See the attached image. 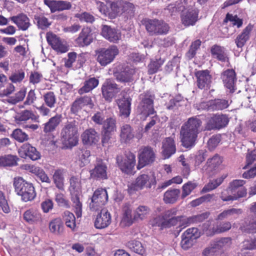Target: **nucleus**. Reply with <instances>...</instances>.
I'll return each mask as SVG.
<instances>
[{
	"label": "nucleus",
	"mask_w": 256,
	"mask_h": 256,
	"mask_svg": "<svg viewBox=\"0 0 256 256\" xmlns=\"http://www.w3.org/2000/svg\"><path fill=\"white\" fill-rule=\"evenodd\" d=\"M178 210L172 208L164 211L162 214L150 220L152 226H157L160 230L170 228L176 226L179 223V226L182 228L188 226L192 224L191 216L186 217L184 216H176Z\"/></svg>",
	"instance_id": "obj_1"
},
{
	"label": "nucleus",
	"mask_w": 256,
	"mask_h": 256,
	"mask_svg": "<svg viewBox=\"0 0 256 256\" xmlns=\"http://www.w3.org/2000/svg\"><path fill=\"white\" fill-rule=\"evenodd\" d=\"M202 122L199 116H194L188 119L181 126L180 138L182 145L190 149L196 143L198 134L202 131Z\"/></svg>",
	"instance_id": "obj_2"
},
{
	"label": "nucleus",
	"mask_w": 256,
	"mask_h": 256,
	"mask_svg": "<svg viewBox=\"0 0 256 256\" xmlns=\"http://www.w3.org/2000/svg\"><path fill=\"white\" fill-rule=\"evenodd\" d=\"M100 12L110 19L115 18L122 13L126 12L128 8L132 10L134 5L130 2L117 1L107 2L106 4L99 2L97 3Z\"/></svg>",
	"instance_id": "obj_3"
},
{
	"label": "nucleus",
	"mask_w": 256,
	"mask_h": 256,
	"mask_svg": "<svg viewBox=\"0 0 256 256\" xmlns=\"http://www.w3.org/2000/svg\"><path fill=\"white\" fill-rule=\"evenodd\" d=\"M13 186L16 194L21 196L24 202L32 201L34 199L36 194L32 183L28 182L21 176L14 178Z\"/></svg>",
	"instance_id": "obj_4"
},
{
	"label": "nucleus",
	"mask_w": 256,
	"mask_h": 256,
	"mask_svg": "<svg viewBox=\"0 0 256 256\" xmlns=\"http://www.w3.org/2000/svg\"><path fill=\"white\" fill-rule=\"evenodd\" d=\"M60 138L62 144L66 148H71L78 144V131L74 122L66 124L61 130Z\"/></svg>",
	"instance_id": "obj_5"
},
{
	"label": "nucleus",
	"mask_w": 256,
	"mask_h": 256,
	"mask_svg": "<svg viewBox=\"0 0 256 256\" xmlns=\"http://www.w3.org/2000/svg\"><path fill=\"white\" fill-rule=\"evenodd\" d=\"M143 24L151 36L165 35L170 30L169 25L162 20L147 19L144 20Z\"/></svg>",
	"instance_id": "obj_6"
},
{
	"label": "nucleus",
	"mask_w": 256,
	"mask_h": 256,
	"mask_svg": "<svg viewBox=\"0 0 256 256\" xmlns=\"http://www.w3.org/2000/svg\"><path fill=\"white\" fill-rule=\"evenodd\" d=\"M118 54V48L115 45L100 48L96 52V60L101 66H105L112 62Z\"/></svg>",
	"instance_id": "obj_7"
},
{
	"label": "nucleus",
	"mask_w": 256,
	"mask_h": 256,
	"mask_svg": "<svg viewBox=\"0 0 256 256\" xmlns=\"http://www.w3.org/2000/svg\"><path fill=\"white\" fill-rule=\"evenodd\" d=\"M140 102L138 106V110L140 114L148 117L156 113L154 108V100L155 96L149 91H146L140 95Z\"/></svg>",
	"instance_id": "obj_8"
},
{
	"label": "nucleus",
	"mask_w": 256,
	"mask_h": 256,
	"mask_svg": "<svg viewBox=\"0 0 256 256\" xmlns=\"http://www.w3.org/2000/svg\"><path fill=\"white\" fill-rule=\"evenodd\" d=\"M138 163L136 166L140 170L144 167L150 165L156 160V154L154 148L150 146H142L138 152Z\"/></svg>",
	"instance_id": "obj_9"
},
{
	"label": "nucleus",
	"mask_w": 256,
	"mask_h": 256,
	"mask_svg": "<svg viewBox=\"0 0 256 256\" xmlns=\"http://www.w3.org/2000/svg\"><path fill=\"white\" fill-rule=\"evenodd\" d=\"M136 156L131 152H126L124 157L117 156L116 162L120 169L126 174H132L136 166Z\"/></svg>",
	"instance_id": "obj_10"
},
{
	"label": "nucleus",
	"mask_w": 256,
	"mask_h": 256,
	"mask_svg": "<svg viewBox=\"0 0 256 256\" xmlns=\"http://www.w3.org/2000/svg\"><path fill=\"white\" fill-rule=\"evenodd\" d=\"M229 122L230 118L226 114H214L208 120L205 128L208 130H220L226 128Z\"/></svg>",
	"instance_id": "obj_11"
},
{
	"label": "nucleus",
	"mask_w": 256,
	"mask_h": 256,
	"mask_svg": "<svg viewBox=\"0 0 256 256\" xmlns=\"http://www.w3.org/2000/svg\"><path fill=\"white\" fill-rule=\"evenodd\" d=\"M108 200V194L106 189L98 188L96 190L92 198L90 208L92 211H97L102 208Z\"/></svg>",
	"instance_id": "obj_12"
},
{
	"label": "nucleus",
	"mask_w": 256,
	"mask_h": 256,
	"mask_svg": "<svg viewBox=\"0 0 256 256\" xmlns=\"http://www.w3.org/2000/svg\"><path fill=\"white\" fill-rule=\"evenodd\" d=\"M90 178L95 180H104L108 179V166L102 159L96 160L94 168L90 170Z\"/></svg>",
	"instance_id": "obj_13"
},
{
	"label": "nucleus",
	"mask_w": 256,
	"mask_h": 256,
	"mask_svg": "<svg viewBox=\"0 0 256 256\" xmlns=\"http://www.w3.org/2000/svg\"><path fill=\"white\" fill-rule=\"evenodd\" d=\"M116 131V119L110 117L107 118L102 124V143L103 146L109 143L112 134Z\"/></svg>",
	"instance_id": "obj_14"
},
{
	"label": "nucleus",
	"mask_w": 256,
	"mask_h": 256,
	"mask_svg": "<svg viewBox=\"0 0 256 256\" xmlns=\"http://www.w3.org/2000/svg\"><path fill=\"white\" fill-rule=\"evenodd\" d=\"M194 76L196 86L198 88L206 90L210 88L212 77L209 70H196Z\"/></svg>",
	"instance_id": "obj_15"
},
{
	"label": "nucleus",
	"mask_w": 256,
	"mask_h": 256,
	"mask_svg": "<svg viewBox=\"0 0 256 256\" xmlns=\"http://www.w3.org/2000/svg\"><path fill=\"white\" fill-rule=\"evenodd\" d=\"M46 38L48 44L56 52L64 53L68 51V46L66 41L52 32H47Z\"/></svg>",
	"instance_id": "obj_16"
},
{
	"label": "nucleus",
	"mask_w": 256,
	"mask_h": 256,
	"mask_svg": "<svg viewBox=\"0 0 256 256\" xmlns=\"http://www.w3.org/2000/svg\"><path fill=\"white\" fill-rule=\"evenodd\" d=\"M232 244L230 238H223L217 241L213 246L206 248L202 252V256H220L224 253L218 250L224 246H228Z\"/></svg>",
	"instance_id": "obj_17"
},
{
	"label": "nucleus",
	"mask_w": 256,
	"mask_h": 256,
	"mask_svg": "<svg viewBox=\"0 0 256 256\" xmlns=\"http://www.w3.org/2000/svg\"><path fill=\"white\" fill-rule=\"evenodd\" d=\"M200 236V232L198 228H192L186 230L182 236L181 246L184 250H188L192 247L194 241Z\"/></svg>",
	"instance_id": "obj_18"
},
{
	"label": "nucleus",
	"mask_w": 256,
	"mask_h": 256,
	"mask_svg": "<svg viewBox=\"0 0 256 256\" xmlns=\"http://www.w3.org/2000/svg\"><path fill=\"white\" fill-rule=\"evenodd\" d=\"M102 94L106 101L111 102L120 92L118 85L110 80H106L102 86Z\"/></svg>",
	"instance_id": "obj_19"
},
{
	"label": "nucleus",
	"mask_w": 256,
	"mask_h": 256,
	"mask_svg": "<svg viewBox=\"0 0 256 256\" xmlns=\"http://www.w3.org/2000/svg\"><path fill=\"white\" fill-rule=\"evenodd\" d=\"M234 69H227L222 72L220 75L224 84L226 88L230 90V93H234L236 88L234 85L236 81V76Z\"/></svg>",
	"instance_id": "obj_20"
},
{
	"label": "nucleus",
	"mask_w": 256,
	"mask_h": 256,
	"mask_svg": "<svg viewBox=\"0 0 256 256\" xmlns=\"http://www.w3.org/2000/svg\"><path fill=\"white\" fill-rule=\"evenodd\" d=\"M18 153L21 158H29L33 161L37 160L41 158L40 153L29 143L23 144L20 148Z\"/></svg>",
	"instance_id": "obj_21"
},
{
	"label": "nucleus",
	"mask_w": 256,
	"mask_h": 256,
	"mask_svg": "<svg viewBox=\"0 0 256 256\" xmlns=\"http://www.w3.org/2000/svg\"><path fill=\"white\" fill-rule=\"evenodd\" d=\"M101 35L110 42L117 43L121 39V32L118 29L108 25H102Z\"/></svg>",
	"instance_id": "obj_22"
},
{
	"label": "nucleus",
	"mask_w": 256,
	"mask_h": 256,
	"mask_svg": "<svg viewBox=\"0 0 256 256\" xmlns=\"http://www.w3.org/2000/svg\"><path fill=\"white\" fill-rule=\"evenodd\" d=\"M156 184V177L154 176L145 174H140L136 178L134 186L140 190L144 188H150Z\"/></svg>",
	"instance_id": "obj_23"
},
{
	"label": "nucleus",
	"mask_w": 256,
	"mask_h": 256,
	"mask_svg": "<svg viewBox=\"0 0 256 256\" xmlns=\"http://www.w3.org/2000/svg\"><path fill=\"white\" fill-rule=\"evenodd\" d=\"M92 41V30L90 28L86 26L82 28L74 42L77 46L84 47L90 45Z\"/></svg>",
	"instance_id": "obj_24"
},
{
	"label": "nucleus",
	"mask_w": 256,
	"mask_h": 256,
	"mask_svg": "<svg viewBox=\"0 0 256 256\" xmlns=\"http://www.w3.org/2000/svg\"><path fill=\"white\" fill-rule=\"evenodd\" d=\"M111 222L112 217L110 212L106 209H102L96 216L94 225L97 229H103L107 228Z\"/></svg>",
	"instance_id": "obj_25"
},
{
	"label": "nucleus",
	"mask_w": 256,
	"mask_h": 256,
	"mask_svg": "<svg viewBox=\"0 0 256 256\" xmlns=\"http://www.w3.org/2000/svg\"><path fill=\"white\" fill-rule=\"evenodd\" d=\"M62 116L56 114L51 117L43 124V132L46 134H50L56 131L62 122Z\"/></svg>",
	"instance_id": "obj_26"
},
{
	"label": "nucleus",
	"mask_w": 256,
	"mask_h": 256,
	"mask_svg": "<svg viewBox=\"0 0 256 256\" xmlns=\"http://www.w3.org/2000/svg\"><path fill=\"white\" fill-rule=\"evenodd\" d=\"M162 154L164 159L169 158L176 152V146L174 139L172 137L166 138L162 142Z\"/></svg>",
	"instance_id": "obj_27"
},
{
	"label": "nucleus",
	"mask_w": 256,
	"mask_h": 256,
	"mask_svg": "<svg viewBox=\"0 0 256 256\" xmlns=\"http://www.w3.org/2000/svg\"><path fill=\"white\" fill-rule=\"evenodd\" d=\"M24 220L30 224H34L42 222L41 214L38 210L30 208L27 210L23 214Z\"/></svg>",
	"instance_id": "obj_28"
},
{
	"label": "nucleus",
	"mask_w": 256,
	"mask_h": 256,
	"mask_svg": "<svg viewBox=\"0 0 256 256\" xmlns=\"http://www.w3.org/2000/svg\"><path fill=\"white\" fill-rule=\"evenodd\" d=\"M81 138L84 144L91 146L98 142L99 134L94 128H90L82 132Z\"/></svg>",
	"instance_id": "obj_29"
},
{
	"label": "nucleus",
	"mask_w": 256,
	"mask_h": 256,
	"mask_svg": "<svg viewBox=\"0 0 256 256\" xmlns=\"http://www.w3.org/2000/svg\"><path fill=\"white\" fill-rule=\"evenodd\" d=\"M253 29V26L249 24L242 32L238 35L234 42L238 48H242L250 40V33Z\"/></svg>",
	"instance_id": "obj_30"
},
{
	"label": "nucleus",
	"mask_w": 256,
	"mask_h": 256,
	"mask_svg": "<svg viewBox=\"0 0 256 256\" xmlns=\"http://www.w3.org/2000/svg\"><path fill=\"white\" fill-rule=\"evenodd\" d=\"M98 84L99 80L98 78L90 76L84 80L83 86L78 90V94L82 95L90 92L96 88Z\"/></svg>",
	"instance_id": "obj_31"
},
{
	"label": "nucleus",
	"mask_w": 256,
	"mask_h": 256,
	"mask_svg": "<svg viewBox=\"0 0 256 256\" xmlns=\"http://www.w3.org/2000/svg\"><path fill=\"white\" fill-rule=\"evenodd\" d=\"M15 121L19 124L30 120L34 122H39L40 116L36 115L32 110H25L18 113L14 117Z\"/></svg>",
	"instance_id": "obj_32"
},
{
	"label": "nucleus",
	"mask_w": 256,
	"mask_h": 256,
	"mask_svg": "<svg viewBox=\"0 0 256 256\" xmlns=\"http://www.w3.org/2000/svg\"><path fill=\"white\" fill-rule=\"evenodd\" d=\"M212 56L222 62H228L229 58L224 46L218 44H214L210 48Z\"/></svg>",
	"instance_id": "obj_33"
},
{
	"label": "nucleus",
	"mask_w": 256,
	"mask_h": 256,
	"mask_svg": "<svg viewBox=\"0 0 256 256\" xmlns=\"http://www.w3.org/2000/svg\"><path fill=\"white\" fill-rule=\"evenodd\" d=\"M198 13L196 10H188L182 15V22L186 26H194L198 20Z\"/></svg>",
	"instance_id": "obj_34"
},
{
	"label": "nucleus",
	"mask_w": 256,
	"mask_h": 256,
	"mask_svg": "<svg viewBox=\"0 0 256 256\" xmlns=\"http://www.w3.org/2000/svg\"><path fill=\"white\" fill-rule=\"evenodd\" d=\"M10 19L22 30H27L30 26V20L25 14H20L10 17Z\"/></svg>",
	"instance_id": "obj_35"
},
{
	"label": "nucleus",
	"mask_w": 256,
	"mask_h": 256,
	"mask_svg": "<svg viewBox=\"0 0 256 256\" xmlns=\"http://www.w3.org/2000/svg\"><path fill=\"white\" fill-rule=\"evenodd\" d=\"M131 102L132 98L130 97L127 98L124 97L118 100L117 104L121 116L125 118L129 116L130 113Z\"/></svg>",
	"instance_id": "obj_36"
},
{
	"label": "nucleus",
	"mask_w": 256,
	"mask_h": 256,
	"mask_svg": "<svg viewBox=\"0 0 256 256\" xmlns=\"http://www.w3.org/2000/svg\"><path fill=\"white\" fill-rule=\"evenodd\" d=\"M71 201L74 208V212L78 218L82 216V193L71 194Z\"/></svg>",
	"instance_id": "obj_37"
},
{
	"label": "nucleus",
	"mask_w": 256,
	"mask_h": 256,
	"mask_svg": "<svg viewBox=\"0 0 256 256\" xmlns=\"http://www.w3.org/2000/svg\"><path fill=\"white\" fill-rule=\"evenodd\" d=\"M77 161L80 167L82 168L88 164L90 162V152L85 148H78L76 151Z\"/></svg>",
	"instance_id": "obj_38"
},
{
	"label": "nucleus",
	"mask_w": 256,
	"mask_h": 256,
	"mask_svg": "<svg viewBox=\"0 0 256 256\" xmlns=\"http://www.w3.org/2000/svg\"><path fill=\"white\" fill-rule=\"evenodd\" d=\"M180 190L177 188H170L164 194L163 201L166 204L176 203L178 199Z\"/></svg>",
	"instance_id": "obj_39"
},
{
	"label": "nucleus",
	"mask_w": 256,
	"mask_h": 256,
	"mask_svg": "<svg viewBox=\"0 0 256 256\" xmlns=\"http://www.w3.org/2000/svg\"><path fill=\"white\" fill-rule=\"evenodd\" d=\"M240 229L244 232L256 233V216L249 217L242 223Z\"/></svg>",
	"instance_id": "obj_40"
},
{
	"label": "nucleus",
	"mask_w": 256,
	"mask_h": 256,
	"mask_svg": "<svg viewBox=\"0 0 256 256\" xmlns=\"http://www.w3.org/2000/svg\"><path fill=\"white\" fill-rule=\"evenodd\" d=\"M120 140L124 142H128L134 137V134L132 126L128 124H124L120 127Z\"/></svg>",
	"instance_id": "obj_41"
},
{
	"label": "nucleus",
	"mask_w": 256,
	"mask_h": 256,
	"mask_svg": "<svg viewBox=\"0 0 256 256\" xmlns=\"http://www.w3.org/2000/svg\"><path fill=\"white\" fill-rule=\"evenodd\" d=\"M126 246L130 251L139 255H146V250L142 242L138 240H130L126 244Z\"/></svg>",
	"instance_id": "obj_42"
},
{
	"label": "nucleus",
	"mask_w": 256,
	"mask_h": 256,
	"mask_svg": "<svg viewBox=\"0 0 256 256\" xmlns=\"http://www.w3.org/2000/svg\"><path fill=\"white\" fill-rule=\"evenodd\" d=\"M165 62L164 58H162L151 59L148 66V73L152 75L161 70V67Z\"/></svg>",
	"instance_id": "obj_43"
},
{
	"label": "nucleus",
	"mask_w": 256,
	"mask_h": 256,
	"mask_svg": "<svg viewBox=\"0 0 256 256\" xmlns=\"http://www.w3.org/2000/svg\"><path fill=\"white\" fill-rule=\"evenodd\" d=\"M49 229L55 234H62L64 232V226L61 218H57L52 220L49 223Z\"/></svg>",
	"instance_id": "obj_44"
},
{
	"label": "nucleus",
	"mask_w": 256,
	"mask_h": 256,
	"mask_svg": "<svg viewBox=\"0 0 256 256\" xmlns=\"http://www.w3.org/2000/svg\"><path fill=\"white\" fill-rule=\"evenodd\" d=\"M65 170L63 168H58L54 170L52 176V180L56 186L60 190L64 188V174Z\"/></svg>",
	"instance_id": "obj_45"
},
{
	"label": "nucleus",
	"mask_w": 256,
	"mask_h": 256,
	"mask_svg": "<svg viewBox=\"0 0 256 256\" xmlns=\"http://www.w3.org/2000/svg\"><path fill=\"white\" fill-rule=\"evenodd\" d=\"M186 4V0H178L174 4H171L168 6L166 10L172 16L176 15L177 13L182 12Z\"/></svg>",
	"instance_id": "obj_46"
},
{
	"label": "nucleus",
	"mask_w": 256,
	"mask_h": 256,
	"mask_svg": "<svg viewBox=\"0 0 256 256\" xmlns=\"http://www.w3.org/2000/svg\"><path fill=\"white\" fill-rule=\"evenodd\" d=\"M222 162V158L218 154H215L212 158H208L206 162V170L210 173L217 168Z\"/></svg>",
	"instance_id": "obj_47"
},
{
	"label": "nucleus",
	"mask_w": 256,
	"mask_h": 256,
	"mask_svg": "<svg viewBox=\"0 0 256 256\" xmlns=\"http://www.w3.org/2000/svg\"><path fill=\"white\" fill-rule=\"evenodd\" d=\"M212 106V112L222 110L227 108L230 103L228 100L222 98H215L211 100Z\"/></svg>",
	"instance_id": "obj_48"
},
{
	"label": "nucleus",
	"mask_w": 256,
	"mask_h": 256,
	"mask_svg": "<svg viewBox=\"0 0 256 256\" xmlns=\"http://www.w3.org/2000/svg\"><path fill=\"white\" fill-rule=\"evenodd\" d=\"M226 177V176L224 175L220 178L210 180L204 186L202 189V192H206L216 189L222 183Z\"/></svg>",
	"instance_id": "obj_49"
},
{
	"label": "nucleus",
	"mask_w": 256,
	"mask_h": 256,
	"mask_svg": "<svg viewBox=\"0 0 256 256\" xmlns=\"http://www.w3.org/2000/svg\"><path fill=\"white\" fill-rule=\"evenodd\" d=\"M122 220L127 225H132L135 220H134V215L133 217L132 214V210L130 206L128 204H125L122 208Z\"/></svg>",
	"instance_id": "obj_50"
},
{
	"label": "nucleus",
	"mask_w": 256,
	"mask_h": 256,
	"mask_svg": "<svg viewBox=\"0 0 256 256\" xmlns=\"http://www.w3.org/2000/svg\"><path fill=\"white\" fill-rule=\"evenodd\" d=\"M34 21L38 27L42 30L47 28L51 24V22H49L48 18L43 14L34 15Z\"/></svg>",
	"instance_id": "obj_51"
},
{
	"label": "nucleus",
	"mask_w": 256,
	"mask_h": 256,
	"mask_svg": "<svg viewBox=\"0 0 256 256\" xmlns=\"http://www.w3.org/2000/svg\"><path fill=\"white\" fill-rule=\"evenodd\" d=\"M70 186L69 190L70 194L82 193L81 181L78 178L72 176L70 179Z\"/></svg>",
	"instance_id": "obj_52"
},
{
	"label": "nucleus",
	"mask_w": 256,
	"mask_h": 256,
	"mask_svg": "<svg viewBox=\"0 0 256 256\" xmlns=\"http://www.w3.org/2000/svg\"><path fill=\"white\" fill-rule=\"evenodd\" d=\"M150 208L146 206H140L134 211V220L136 221L144 219L148 214Z\"/></svg>",
	"instance_id": "obj_53"
},
{
	"label": "nucleus",
	"mask_w": 256,
	"mask_h": 256,
	"mask_svg": "<svg viewBox=\"0 0 256 256\" xmlns=\"http://www.w3.org/2000/svg\"><path fill=\"white\" fill-rule=\"evenodd\" d=\"M43 100L48 107L54 108L56 104V96L54 92L49 91L44 94Z\"/></svg>",
	"instance_id": "obj_54"
},
{
	"label": "nucleus",
	"mask_w": 256,
	"mask_h": 256,
	"mask_svg": "<svg viewBox=\"0 0 256 256\" xmlns=\"http://www.w3.org/2000/svg\"><path fill=\"white\" fill-rule=\"evenodd\" d=\"M25 72L22 68L12 72L9 76V80L14 84H20L25 78Z\"/></svg>",
	"instance_id": "obj_55"
},
{
	"label": "nucleus",
	"mask_w": 256,
	"mask_h": 256,
	"mask_svg": "<svg viewBox=\"0 0 256 256\" xmlns=\"http://www.w3.org/2000/svg\"><path fill=\"white\" fill-rule=\"evenodd\" d=\"M63 218L67 227L74 230L76 226V218L74 215L69 211L64 212Z\"/></svg>",
	"instance_id": "obj_56"
},
{
	"label": "nucleus",
	"mask_w": 256,
	"mask_h": 256,
	"mask_svg": "<svg viewBox=\"0 0 256 256\" xmlns=\"http://www.w3.org/2000/svg\"><path fill=\"white\" fill-rule=\"evenodd\" d=\"M202 42L200 40H196L191 43L188 50L186 56L189 60H192L196 54L197 50L200 48Z\"/></svg>",
	"instance_id": "obj_57"
},
{
	"label": "nucleus",
	"mask_w": 256,
	"mask_h": 256,
	"mask_svg": "<svg viewBox=\"0 0 256 256\" xmlns=\"http://www.w3.org/2000/svg\"><path fill=\"white\" fill-rule=\"evenodd\" d=\"M11 136L16 140L19 142H23L28 140V135L20 128L14 130Z\"/></svg>",
	"instance_id": "obj_58"
},
{
	"label": "nucleus",
	"mask_w": 256,
	"mask_h": 256,
	"mask_svg": "<svg viewBox=\"0 0 256 256\" xmlns=\"http://www.w3.org/2000/svg\"><path fill=\"white\" fill-rule=\"evenodd\" d=\"M198 186V184L192 181H188L182 186V194L181 198L184 199Z\"/></svg>",
	"instance_id": "obj_59"
},
{
	"label": "nucleus",
	"mask_w": 256,
	"mask_h": 256,
	"mask_svg": "<svg viewBox=\"0 0 256 256\" xmlns=\"http://www.w3.org/2000/svg\"><path fill=\"white\" fill-rule=\"evenodd\" d=\"M134 71L132 70H124L116 75V79L121 82H128L134 80Z\"/></svg>",
	"instance_id": "obj_60"
},
{
	"label": "nucleus",
	"mask_w": 256,
	"mask_h": 256,
	"mask_svg": "<svg viewBox=\"0 0 256 256\" xmlns=\"http://www.w3.org/2000/svg\"><path fill=\"white\" fill-rule=\"evenodd\" d=\"M228 21L232 22L233 26H236L238 28L242 27L243 24L242 19L239 18L237 15L233 16L232 14L228 13L224 22L226 23Z\"/></svg>",
	"instance_id": "obj_61"
},
{
	"label": "nucleus",
	"mask_w": 256,
	"mask_h": 256,
	"mask_svg": "<svg viewBox=\"0 0 256 256\" xmlns=\"http://www.w3.org/2000/svg\"><path fill=\"white\" fill-rule=\"evenodd\" d=\"M3 156V167L12 166L17 165V162L19 160L16 156L8 154L2 156Z\"/></svg>",
	"instance_id": "obj_62"
},
{
	"label": "nucleus",
	"mask_w": 256,
	"mask_h": 256,
	"mask_svg": "<svg viewBox=\"0 0 256 256\" xmlns=\"http://www.w3.org/2000/svg\"><path fill=\"white\" fill-rule=\"evenodd\" d=\"M26 89H21L16 92L14 96H10L8 100V102L12 104H16L24 100L26 94Z\"/></svg>",
	"instance_id": "obj_63"
},
{
	"label": "nucleus",
	"mask_w": 256,
	"mask_h": 256,
	"mask_svg": "<svg viewBox=\"0 0 256 256\" xmlns=\"http://www.w3.org/2000/svg\"><path fill=\"white\" fill-rule=\"evenodd\" d=\"M43 78L42 74L37 70H33L30 72L29 76V82L34 85L37 84L41 82Z\"/></svg>",
	"instance_id": "obj_64"
}]
</instances>
